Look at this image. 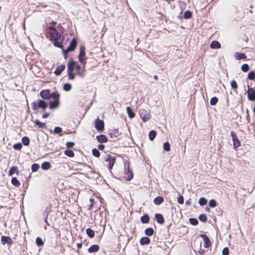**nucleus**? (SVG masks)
I'll use <instances>...</instances> for the list:
<instances>
[{
	"label": "nucleus",
	"mask_w": 255,
	"mask_h": 255,
	"mask_svg": "<svg viewBox=\"0 0 255 255\" xmlns=\"http://www.w3.org/2000/svg\"><path fill=\"white\" fill-rule=\"evenodd\" d=\"M127 112L130 119H132L134 117L135 114L130 107H128L127 108Z\"/></svg>",
	"instance_id": "obj_26"
},
{
	"label": "nucleus",
	"mask_w": 255,
	"mask_h": 255,
	"mask_svg": "<svg viewBox=\"0 0 255 255\" xmlns=\"http://www.w3.org/2000/svg\"><path fill=\"white\" fill-rule=\"evenodd\" d=\"M64 154L69 157H73L75 155L74 152L72 150L69 149L65 150Z\"/></svg>",
	"instance_id": "obj_33"
},
{
	"label": "nucleus",
	"mask_w": 255,
	"mask_h": 255,
	"mask_svg": "<svg viewBox=\"0 0 255 255\" xmlns=\"http://www.w3.org/2000/svg\"><path fill=\"white\" fill-rule=\"evenodd\" d=\"M164 201V198L161 196H158L153 200L154 203L156 205H159Z\"/></svg>",
	"instance_id": "obj_23"
},
{
	"label": "nucleus",
	"mask_w": 255,
	"mask_h": 255,
	"mask_svg": "<svg viewBox=\"0 0 255 255\" xmlns=\"http://www.w3.org/2000/svg\"><path fill=\"white\" fill-rule=\"evenodd\" d=\"M55 233H58V235L59 236V237H60V231L58 229H56V231H55Z\"/></svg>",
	"instance_id": "obj_63"
},
{
	"label": "nucleus",
	"mask_w": 255,
	"mask_h": 255,
	"mask_svg": "<svg viewBox=\"0 0 255 255\" xmlns=\"http://www.w3.org/2000/svg\"><path fill=\"white\" fill-rule=\"evenodd\" d=\"M41 167L44 170H48L51 167V164L49 162H44L42 164Z\"/></svg>",
	"instance_id": "obj_34"
},
{
	"label": "nucleus",
	"mask_w": 255,
	"mask_h": 255,
	"mask_svg": "<svg viewBox=\"0 0 255 255\" xmlns=\"http://www.w3.org/2000/svg\"><path fill=\"white\" fill-rule=\"evenodd\" d=\"M163 149L166 151H169L170 150V145L168 142H166L164 143Z\"/></svg>",
	"instance_id": "obj_40"
},
{
	"label": "nucleus",
	"mask_w": 255,
	"mask_h": 255,
	"mask_svg": "<svg viewBox=\"0 0 255 255\" xmlns=\"http://www.w3.org/2000/svg\"><path fill=\"white\" fill-rule=\"evenodd\" d=\"M90 201L91 202V204H92L93 205H94V204H95V200L94 199H92V198H91L90 199Z\"/></svg>",
	"instance_id": "obj_61"
},
{
	"label": "nucleus",
	"mask_w": 255,
	"mask_h": 255,
	"mask_svg": "<svg viewBox=\"0 0 255 255\" xmlns=\"http://www.w3.org/2000/svg\"><path fill=\"white\" fill-rule=\"evenodd\" d=\"M65 65L64 64H61L56 67L54 73L55 75L59 76L61 74L62 72L65 70Z\"/></svg>",
	"instance_id": "obj_15"
},
{
	"label": "nucleus",
	"mask_w": 255,
	"mask_h": 255,
	"mask_svg": "<svg viewBox=\"0 0 255 255\" xmlns=\"http://www.w3.org/2000/svg\"><path fill=\"white\" fill-rule=\"evenodd\" d=\"M140 221L143 224H147L149 221V217L147 214H144L141 217Z\"/></svg>",
	"instance_id": "obj_27"
},
{
	"label": "nucleus",
	"mask_w": 255,
	"mask_h": 255,
	"mask_svg": "<svg viewBox=\"0 0 255 255\" xmlns=\"http://www.w3.org/2000/svg\"><path fill=\"white\" fill-rule=\"evenodd\" d=\"M82 246H83V244L82 243H77V250L76 251V252L78 253H79L80 252V249H81L82 247Z\"/></svg>",
	"instance_id": "obj_57"
},
{
	"label": "nucleus",
	"mask_w": 255,
	"mask_h": 255,
	"mask_svg": "<svg viewBox=\"0 0 255 255\" xmlns=\"http://www.w3.org/2000/svg\"><path fill=\"white\" fill-rule=\"evenodd\" d=\"M92 154L94 156L96 157H99L100 156V153L99 151L96 148H94L92 150Z\"/></svg>",
	"instance_id": "obj_43"
},
{
	"label": "nucleus",
	"mask_w": 255,
	"mask_h": 255,
	"mask_svg": "<svg viewBox=\"0 0 255 255\" xmlns=\"http://www.w3.org/2000/svg\"><path fill=\"white\" fill-rule=\"evenodd\" d=\"M209 205L212 208L215 207L217 206L216 201L214 199H212L210 200Z\"/></svg>",
	"instance_id": "obj_50"
},
{
	"label": "nucleus",
	"mask_w": 255,
	"mask_h": 255,
	"mask_svg": "<svg viewBox=\"0 0 255 255\" xmlns=\"http://www.w3.org/2000/svg\"><path fill=\"white\" fill-rule=\"evenodd\" d=\"M144 233L147 236H151L153 235L154 231L152 228H148L145 230Z\"/></svg>",
	"instance_id": "obj_29"
},
{
	"label": "nucleus",
	"mask_w": 255,
	"mask_h": 255,
	"mask_svg": "<svg viewBox=\"0 0 255 255\" xmlns=\"http://www.w3.org/2000/svg\"><path fill=\"white\" fill-rule=\"evenodd\" d=\"M22 145L21 143L20 142L15 143V144H13V147L14 148V149H15V150H20L22 148Z\"/></svg>",
	"instance_id": "obj_44"
},
{
	"label": "nucleus",
	"mask_w": 255,
	"mask_h": 255,
	"mask_svg": "<svg viewBox=\"0 0 255 255\" xmlns=\"http://www.w3.org/2000/svg\"><path fill=\"white\" fill-rule=\"evenodd\" d=\"M100 250V247L98 245H93L88 249L89 253H96Z\"/></svg>",
	"instance_id": "obj_18"
},
{
	"label": "nucleus",
	"mask_w": 255,
	"mask_h": 255,
	"mask_svg": "<svg viewBox=\"0 0 255 255\" xmlns=\"http://www.w3.org/2000/svg\"><path fill=\"white\" fill-rule=\"evenodd\" d=\"M74 70H76L77 74L79 76L81 77L85 76V66L82 68L77 62L71 60L69 61L67 65V73L69 80L74 79L75 75L73 73Z\"/></svg>",
	"instance_id": "obj_2"
},
{
	"label": "nucleus",
	"mask_w": 255,
	"mask_h": 255,
	"mask_svg": "<svg viewBox=\"0 0 255 255\" xmlns=\"http://www.w3.org/2000/svg\"><path fill=\"white\" fill-rule=\"evenodd\" d=\"M218 99L217 97H214L211 99L210 103L211 105L214 106L218 103Z\"/></svg>",
	"instance_id": "obj_41"
},
{
	"label": "nucleus",
	"mask_w": 255,
	"mask_h": 255,
	"mask_svg": "<svg viewBox=\"0 0 255 255\" xmlns=\"http://www.w3.org/2000/svg\"><path fill=\"white\" fill-rule=\"evenodd\" d=\"M31 107L33 111H37L38 109H41L42 111H44L47 107L46 103L42 100H39L37 102H33L31 103Z\"/></svg>",
	"instance_id": "obj_4"
},
{
	"label": "nucleus",
	"mask_w": 255,
	"mask_h": 255,
	"mask_svg": "<svg viewBox=\"0 0 255 255\" xmlns=\"http://www.w3.org/2000/svg\"><path fill=\"white\" fill-rule=\"evenodd\" d=\"M51 97L54 99V100H59V95L57 92L52 93L51 94Z\"/></svg>",
	"instance_id": "obj_48"
},
{
	"label": "nucleus",
	"mask_w": 255,
	"mask_h": 255,
	"mask_svg": "<svg viewBox=\"0 0 255 255\" xmlns=\"http://www.w3.org/2000/svg\"><path fill=\"white\" fill-rule=\"evenodd\" d=\"M54 132L57 134H60V135H62V134H61V133L62 131V129L60 127H55L54 129Z\"/></svg>",
	"instance_id": "obj_49"
},
{
	"label": "nucleus",
	"mask_w": 255,
	"mask_h": 255,
	"mask_svg": "<svg viewBox=\"0 0 255 255\" xmlns=\"http://www.w3.org/2000/svg\"><path fill=\"white\" fill-rule=\"evenodd\" d=\"M105 145L104 144H99L98 146V149L101 150H103L105 148Z\"/></svg>",
	"instance_id": "obj_58"
},
{
	"label": "nucleus",
	"mask_w": 255,
	"mask_h": 255,
	"mask_svg": "<svg viewBox=\"0 0 255 255\" xmlns=\"http://www.w3.org/2000/svg\"><path fill=\"white\" fill-rule=\"evenodd\" d=\"M124 178L126 180L128 181L131 180L133 177V173L130 168V164L128 161H126L124 163Z\"/></svg>",
	"instance_id": "obj_3"
},
{
	"label": "nucleus",
	"mask_w": 255,
	"mask_h": 255,
	"mask_svg": "<svg viewBox=\"0 0 255 255\" xmlns=\"http://www.w3.org/2000/svg\"><path fill=\"white\" fill-rule=\"evenodd\" d=\"M105 161L109 162V169H112L115 162H116V158L115 157L112 156L110 154H107L104 158Z\"/></svg>",
	"instance_id": "obj_7"
},
{
	"label": "nucleus",
	"mask_w": 255,
	"mask_h": 255,
	"mask_svg": "<svg viewBox=\"0 0 255 255\" xmlns=\"http://www.w3.org/2000/svg\"><path fill=\"white\" fill-rule=\"evenodd\" d=\"M229 249L227 247L223 249L222 250V255H229Z\"/></svg>",
	"instance_id": "obj_55"
},
{
	"label": "nucleus",
	"mask_w": 255,
	"mask_h": 255,
	"mask_svg": "<svg viewBox=\"0 0 255 255\" xmlns=\"http://www.w3.org/2000/svg\"><path fill=\"white\" fill-rule=\"evenodd\" d=\"M85 56V48L84 46H81L80 47V52L78 56L79 61L81 63L85 64V62L84 61Z\"/></svg>",
	"instance_id": "obj_11"
},
{
	"label": "nucleus",
	"mask_w": 255,
	"mask_h": 255,
	"mask_svg": "<svg viewBox=\"0 0 255 255\" xmlns=\"http://www.w3.org/2000/svg\"><path fill=\"white\" fill-rule=\"evenodd\" d=\"M156 131L154 130H152L150 131L149 132V134H148L149 139L150 140L152 141L156 137Z\"/></svg>",
	"instance_id": "obj_30"
},
{
	"label": "nucleus",
	"mask_w": 255,
	"mask_h": 255,
	"mask_svg": "<svg viewBox=\"0 0 255 255\" xmlns=\"http://www.w3.org/2000/svg\"><path fill=\"white\" fill-rule=\"evenodd\" d=\"M177 201H178V203H179L180 204H183L184 203V198H183V196L180 195L177 198Z\"/></svg>",
	"instance_id": "obj_54"
},
{
	"label": "nucleus",
	"mask_w": 255,
	"mask_h": 255,
	"mask_svg": "<svg viewBox=\"0 0 255 255\" xmlns=\"http://www.w3.org/2000/svg\"><path fill=\"white\" fill-rule=\"evenodd\" d=\"M241 69L244 72H247L249 70V66L248 64H244L243 65H242L241 67Z\"/></svg>",
	"instance_id": "obj_45"
},
{
	"label": "nucleus",
	"mask_w": 255,
	"mask_h": 255,
	"mask_svg": "<svg viewBox=\"0 0 255 255\" xmlns=\"http://www.w3.org/2000/svg\"><path fill=\"white\" fill-rule=\"evenodd\" d=\"M199 220L203 222H206L207 220V216L205 214H201L199 216Z\"/></svg>",
	"instance_id": "obj_47"
},
{
	"label": "nucleus",
	"mask_w": 255,
	"mask_h": 255,
	"mask_svg": "<svg viewBox=\"0 0 255 255\" xmlns=\"http://www.w3.org/2000/svg\"><path fill=\"white\" fill-rule=\"evenodd\" d=\"M86 232L88 237L90 238H93L95 236V232L91 228H87L86 230Z\"/></svg>",
	"instance_id": "obj_28"
},
{
	"label": "nucleus",
	"mask_w": 255,
	"mask_h": 255,
	"mask_svg": "<svg viewBox=\"0 0 255 255\" xmlns=\"http://www.w3.org/2000/svg\"><path fill=\"white\" fill-rule=\"evenodd\" d=\"M52 207V204H51V203L49 204L48 206L47 207V209H46L47 215L51 211Z\"/></svg>",
	"instance_id": "obj_56"
},
{
	"label": "nucleus",
	"mask_w": 255,
	"mask_h": 255,
	"mask_svg": "<svg viewBox=\"0 0 255 255\" xmlns=\"http://www.w3.org/2000/svg\"><path fill=\"white\" fill-rule=\"evenodd\" d=\"M11 182L12 184L15 187H19L20 185V182L16 177H12Z\"/></svg>",
	"instance_id": "obj_31"
},
{
	"label": "nucleus",
	"mask_w": 255,
	"mask_h": 255,
	"mask_svg": "<svg viewBox=\"0 0 255 255\" xmlns=\"http://www.w3.org/2000/svg\"><path fill=\"white\" fill-rule=\"evenodd\" d=\"M207 203V200L204 197L200 198L199 200V203L201 206H204Z\"/></svg>",
	"instance_id": "obj_42"
},
{
	"label": "nucleus",
	"mask_w": 255,
	"mask_h": 255,
	"mask_svg": "<svg viewBox=\"0 0 255 255\" xmlns=\"http://www.w3.org/2000/svg\"><path fill=\"white\" fill-rule=\"evenodd\" d=\"M75 145L74 142L71 141H68L66 143V147L67 148H72Z\"/></svg>",
	"instance_id": "obj_53"
},
{
	"label": "nucleus",
	"mask_w": 255,
	"mask_h": 255,
	"mask_svg": "<svg viewBox=\"0 0 255 255\" xmlns=\"http://www.w3.org/2000/svg\"><path fill=\"white\" fill-rule=\"evenodd\" d=\"M201 237H202L204 242V247L206 248H208L210 246H211V244L208 237L206 235L203 234L201 235Z\"/></svg>",
	"instance_id": "obj_17"
},
{
	"label": "nucleus",
	"mask_w": 255,
	"mask_h": 255,
	"mask_svg": "<svg viewBox=\"0 0 255 255\" xmlns=\"http://www.w3.org/2000/svg\"><path fill=\"white\" fill-rule=\"evenodd\" d=\"M210 46L212 49H219L221 45L219 41L214 40L211 43Z\"/></svg>",
	"instance_id": "obj_21"
},
{
	"label": "nucleus",
	"mask_w": 255,
	"mask_h": 255,
	"mask_svg": "<svg viewBox=\"0 0 255 255\" xmlns=\"http://www.w3.org/2000/svg\"><path fill=\"white\" fill-rule=\"evenodd\" d=\"M155 219L156 222L159 224L162 225L165 222L164 217L162 216V215L161 214H159V213L155 214Z\"/></svg>",
	"instance_id": "obj_16"
},
{
	"label": "nucleus",
	"mask_w": 255,
	"mask_h": 255,
	"mask_svg": "<svg viewBox=\"0 0 255 255\" xmlns=\"http://www.w3.org/2000/svg\"><path fill=\"white\" fill-rule=\"evenodd\" d=\"M95 128L100 131H103L104 129V123L103 121L97 119L95 122Z\"/></svg>",
	"instance_id": "obj_9"
},
{
	"label": "nucleus",
	"mask_w": 255,
	"mask_h": 255,
	"mask_svg": "<svg viewBox=\"0 0 255 255\" xmlns=\"http://www.w3.org/2000/svg\"><path fill=\"white\" fill-rule=\"evenodd\" d=\"M109 134L111 138L113 140H116L118 138L119 136L120 135L121 133L119 132L118 129H111L109 131Z\"/></svg>",
	"instance_id": "obj_10"
},
{
	"label": "nucleus",
	"mask_w": 255,
	"mask_h": 255,
	"mask_svg": "<svg viewBox=\"0 0 255 255\" xmlns=\"http://www.w3.org/2000/svg\"><path fill=\"white\" fill-rule=\"evenodd\" d=\"M139 115L143 122H146L150 119V115L149 113L144 109L139 110Z\"/></svg>",
	"instance_id": "obj_6"
},
{
	"label": "nucleus",
	"mask_w": 255,
	"mask_h": 255,
	"mask_svg": "<svg viewBox=\"0 0 255 255\" xmlns=\"http://www.w3.org/2000/svg\"><path fill=\"white\" fill-rule=\"evenodd\" d=\"M153 78L154 79V80H158V76L157 75H154V77H153Z\"/></svg>",
	"instance_id": "obj_64"
},
{
	"label": "nucleus",
	"mask_w": 255,
	"mask_h": 255,
	"mask_svg": "<svg viewBox=\"0 0 255 255\" xmlns=\"http://www.w3.org/2000/svg\"><path fill=\"white\" fill-rule=\"evenodd\" d=\"M231 86L232 87V88L235 90L237 89L238 88L237 82L235 80H233L231 82Z\"/></svg>",
	"instance_id": "obj_51"
},
{
	"label": "nucleus",
	"mask_w": 255,
	"mask_h": 255,
	"mask_svg": "<svg viewBox=\"0 0 255 255\" xmlns=\"http://www.w3.org/2000/svg\"><path fill=\"white\" fill-rule=\"evenodd\" d=\"M231 135L233 141L234 147V148L237 149L238 147L241 146V142L238 139L236 133L234 131H232L231 132Z\"/></svg>",
	"instance_id": "obj_8"
},
{
	"label": "nucleus",
	"mask_w": 255,
	"mask_h": 255,
	"mask_svg": "<svg viewBox=\"0 0 255 255\" xmlns=\"http://www.w3.org/2000/svg\"><path fill=\"white\" fill-rule=\"evenodd\" d=\"M39 168V166L37 163H34L31 166V170L33 172H35L38 170Z\"/></svg>",
	"instance_id": "obj_46"
},
{
	"label": "nucleus",
	"mask_w": 255,
	"mask_h": 255,
	"mask_svg": "<svg viewBox=\"0 0 255 255\" xmlns=\"http://www.w3.org/2000/svg\"><path fill=\"white\" fill-rule=\"evenodd\" d=\"M198 253L200 255H202L204 254V250H202V249H200L199 251H198Z\"/></svg>",
	"instance_id": "obj_62"
},
{
	"label": "nucleus",
	"mask_w": 255,
	"mask_h": 255,
	"mask_svg": "<svg viewBox=\"0 0 255 255\" xmlns=\"http://www.w3.org/2000/svg\"><path fill=\"white\" fill-rule=\"evenodd\" d=\"M96 139L100 143H105L108 141L107 137L104 134H101L96 136Z\"/></svg>",
	"instance_id": "obj_19"
},
{
	"label": "nucleus",
	"mask_w": 255,
	"mask_h": 255,
	"mask_svg": "<svg viewBox=\"0 0 255 255\" xmlns=\"http://www.w3.org/2000/svg\"><path fill=\"white\" fill-rule=\"evenodd\" d=\"M141 245H148L150 243V240L147 237H142L139 241Z\"/></svg>",
	"instance_id": "obj_22"
},
{
	"label": "nucleus",
	"mask_w": 255,
	"mask_h": 255,
	"mask_svg": "<svg viewBox=\"0 0 255 255\" xmlns=\"http://www.w3.org/2000/svg\"><path fill=\"white\" fill-rule=\"evenodd\" d=\"M77 45V42L76 38H73L70 43L69 46L66 49H63V52L65 59L67 58V53L75 50Z\"/></svg>",
	"instance_id": "obj_5"
},
{
	"label": "nucleus",
	"mask_w": 255,
	"mask_h": 255,
	"mask_svg": "<svg viewBox=\"0 0 255 255\" xmlns=\"http://www.w3.org/2000/svg\"><path fill=\"white\" fill-rule=\"evenodd\" d=\"M192 16V13L190 10H187L184 12L183 15V18L185 19H189L191 18Z\"/></svg>",
	"instance_id": "obj_36"
},
{
	"label": "nucleus",
	"mask_w": 255,
	"mask_h": 255,
	"mask_svg": "<svg viewBox=\"0 0 255 255\" xmlns=\"http://www.w3.org/2000/svg\"><path fill=\"white\" fill-rule=\"evenodd\" d=\"M21 141L24 145L28 146L29 145L30 140L28 137H27V136L23 137L22 138Z\"/></svg>",
	"instance_id": "obj_32"
},
{
	"label": "nucleus",
	"mask_w": 255,
	"mask_h": 255,
	"mask_svg": "<svg viewBox=\"0 0 255 255\" xmlns=\"http://www.w3.org/2000/svg\"><path fill=\"white\" fill-rule=\"evenodd\" d=\"M93 206H94V205H93L92 204H90V205H89L88 207V210H92V209L93 208Z\"/></svg>",
	"instance_id": "obj_60"
},
{
	"label": "nucleus",
	"mask_w": 255,
	"mask_h": 255,
	"mask_svg": "<svg viewBox=\"0 0 255 255\" xmlns=\"http://www.w3.org/2000/svg\"><path fill=\"white\" fill-rule=\"evenodd\" d=\"M36 243L38 247H41L44 245V242L40 237H37L36 239Z\"/></svg>",
	"instance_id": "obj_38"
},
{
	"label": "nucleus",
	"mask_w": 255,
	"mask_h": 255,
	"mask_svg": "<svg viewBox=\"0 0 255 255\" xmlns=\"http://www.w3.org/2000/svg\"><path fill=\"white\" fill-rule=\"evenodd\" d=\"M49 116V114L47 113H44L42 115V118H47Z\"/></svg>",
	"instance_id": "obj_59"
},
{
	"label": "nucleus",
	"mask_w": 255,
	"mask_h": 255,
	"mask_svg": "<svg viewBox=\"0 0 255 255\" xmlns=\"http://www.w3.org/2000/svg\"><path fill=\"white\" fill-rule=\"evenodd\" d=\"M1 242L3 245L7 244L8 245L10 246L13 244L12 240L9 237L5 236H1Z\"/></svg>",
	"instance_id": "obj_13"
},
{
	"label": "nucleus",
	"mask_w": 255,
	"mask_h": 255,
	"mask_svg": "<svg viewBox=\"0 0 255 255\" xmlns=\"http://www.w3.org/2000/svg\"><path fill=\"white\" fill-rule=\"evenodd\" d=\"M235 56L237 60L245 59L247 58L246 54L244 53L236 52Z\"/></svg>",
	"instance_id": "obj_24"
},
{
	"label": "nucleus",
	"mask_w": 255,
	"mask_h": 255,
	"mask_svg": "<svg viewBox=\"0 0 255 255\" xmlns=\"http://www.w3.org/2000/svg\"><path fill=\"white\" fill-rule=\"evenodd\" d=\"M45 35L54 46L63 49V38L61 34L53 26H49L45 29Z\"/></svg>",
	"instance_id": "obj_1"
},
{
	"label": "nucleus",
	"mask_w": 255,
	"mask_h": 255,
	"mask_svg": "<svg viewBox=\"0 0 255 255\" xmlns=\"http://www.w3.org/2000/svg\"><path fill=\"white\" fill-rule=\"evenodd\" d=\"M40 96L42 99L44 100L49 99L51 97L50 90L49 89L42 90L40 92Z\"/></svg>",
	"instance_id": "obj_12"
},
{
	"label": "nucleus",
	"mask_w": 255,
	"mask_h": 255,
	"mask_svg": "<svg viewBox=\"0 0 255 255\" xmlns=\"http://www.w3.org/2000/svg\"><path fill=\"white\" fill-rule=\"evenodd\" d=\"M59 105V100H53V101L50 102V108L52 109H56L58 107Z\"/></svg>",
	"instance_id": "obj_25"
},
{
	"label": "nucleus",
	"mask_w": 255,
	"mask_h": 255,
	"mask_svg": "<svg viewBox=\"0 0 255 255\" xmlns=\"http://www.w3.org/2000/svg\"><path fill=\"white\" fill-rule=\"evenodd\" d=\"M14 173H16V175H18L19 173L18 167L15 166H13L10 168L8 172V175L12 176Z\"/></svg>",
	"instance_id": "obj_20"
},
{
	"label": "nucleus",
	"mask_w": 255,
	"mask_h": 255,
	"mask_svg": "<svg viewBox=\"0 0 255 255\" xmlns=\"http://www.w3.org/2000/svg\"><path fill=\"white\" fill-rule=\"evenodd\" d=\"M35 125L37 126L38 128H45V124L44 123H41L38 120H36L34 122Z\"/></svg>",
	"instance_id": "obj_35"
},
{
	"label": "nucleus",
	"mask_w": 255,
	"mask_h": 255,
	"mask_svg": "<svg viewBox=\"0 0 255 255\" xmlns=\"http://www.w3.org/2000/svg\"><path fill=\"white\" fill-rule=\"evenodd\" d=\"M247 94L249 100L255 101V91L253 88H249L247 91Z\"/></svg>",
	"instance_id": "obj_14"
},
{
	"label": "nucleus",
	"mask_w": 255,
	"mask_h": 255,
	"mask_svg": "<svg viewBox=\"0 0 255 255\" xmlns=\"http://www.w3.org/2000/svg\"><path fill=\"white\" fill-rule=\"evenodd\" d=\"M190 223L193 225H197L198 224V221L196 219L190 218L189 219Z\"/></svg>",
	"instance_id": "obj_52"
},
{
	"label": "nucleus",
	"mask_w": 255,
	"mask_h": 255,
	"mask_svg": "<svg viewBox=\"0 0 255 255\" xmlns=\"http://www.w3.org/2000/svg\"><path fill=\"white\" fill-rule=\"evenodd\" d=\"M248 79L250 80H255V72L254 71H251L248 74Z\"/></svg>",
	"instance_id": "obj_37"
},
{
	"label": "nucleus",
	"mask_w": 255,
	"mask_h": 255,
	"mask_svg": "<svg viewBox=\"0 0 255 255\" xmlns=\"http://www.w3.org/2000/svg\"><path fill=\"white\" fill-rule=\"evenodd\" d=\"M72 89V85L69 83H66L63 85V90L65 91H69Z\"/></svg>",
	"instance_id": "obj_39"
}]
</instances>
